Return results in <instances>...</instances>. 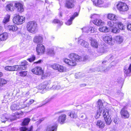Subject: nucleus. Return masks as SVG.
<instances>
[{"label": "nucleus", "mask_w": 131, "mask_h": 131, "mask_svg": "<svg viewBox=\"0 0 131 131\" xmlns=\"http://www.w3.org/2000/svg\"><path fill=\"white\" fill-rule=\"evenodd\" d=\"M51 98L46 99L44 101V102H45V104H46L48 102H49L51 101Z\"/></svg>", "instance_id": "57"}, {"label": "nucleus", "mask_w": 131, "mask_h": 131, "mask_svg": "<svg viewBox=\"0 0 131 131\" xmlns=\"http://www.w3.org/2000/svg\"><path fill=\"white\" fill-rule=\"evenodd\" d=\"M110 68L109 67H107L105 69H104V72H108Z\"/></svg>", "instance_id": "61"}, {"label": "nucleus", "mask_w": 131, "mask_h": 131, "mask_svg": "<svg viewBox=\"0 0 131 131\" xmlns=\"http://www.w3.org/2000/svg\"><path fill=\"white\" fill-rule=\"evenodd\" d=\"M13 23L17 25L22 24L25 21V18L23 16L16 15L13 19Z\"/></svg>", "instance_id": "5"}, {"label": "nucleus", "mask_w": 131, "mask_h": 131, "mask_svg": "<svg viewBox=\"0 0 131 131\" xmlns=\"http://www.w3.org/2000/svg\"><path fill=\"white\" fill-rule=\"evenodd\" d=\"M114 39L116 41L119 43L122 42L123 40L122 37L119 36H116Z\"/></svg>", "instance_id": "28"}, {"label": "nucleus", "mask_w": 131, "mask_h": 131, "mask_svg": "<svg viewBox=\"0 0 131 131\" xmlns=\"http://www.w3.org/2000/svg\"><path fill=\"white\" fill-rule=\"evenodd\" d=\"M67 119V115L64 114L60 115L59 117L58 121L61 124H63L65 123Z\"/></svg>", "instance_id": "16"}, {"label": "nucleus", "mask_w": 131, "mask_h": 131, "mask_svg": "<svg viewBox=\"0 0 131 131\" xmlns=\"http://www.w3.org/2000/svg\"><path fill=\"white\" fill-rule=\"evenodd\" d=\"M120 31L119 29H118L116 27H114L112 28V32L114 33H119Z\"/></svg>", "instance_id": "40"}, {"label": "nucleus", "mask_w": 131, "mask_h": 131, "mask_svg": "<svg viewBox=\"0 0 131 131\" xmlns=\"http://www.w3.org/2000/svg\"><path fill=\"white\" fill-rule=\"evenodd\" d=\"M107 18L110 20H117V17L113 14H109L107 16Z\"/></svg>", "instance_id": "23"}, {"label": "nucleus", "mask_w": 131, "mask_h": 131, "mask_svg": "<svg viewBox=\"0 0 131 131\" xmlns=\"http://www.w3.org/2000/svg\"><path fill=\"white\" fill-rule=\"evenodd\" d=\"M53 22V23L55 24H58L60 25H61L62 24V22L61 21H60L58 19H54Z\"/></svg>", "instance_id": "46"}, {"label": "nucleus", "mask_w": 131, "mask_h": 131, "mask_svg": "<svg viewBox=\"0 0 131 131\" xmlns=\"http://www.w3.org/2000/svg\"><path fill=\"white\" fill-rule=\"evenodd\" d=\"M103 39L106 43L109 45H112L114 43V40L113 39L111 36L106 35L103 37Z\"/></svg>", "instance_id": "9"}, {"label": "nucleus", "mask_w": 131, "mask_h": 131, "mask_svg": "<svg viewBox=\"0 0 131 131\" xmlns=\"http://www.w3.org/2000/svg\"><path fill=\"white\" fill-rule=\"evenodd\" d=\"M47 52L48 54L51 56H53L54 54V50L52 49H48Z\"/></svg>", "instance_id": "37"}, {"label": "nucleus", "mask_w": 131, "mask_h": 131, "mask_svg": "<svg viewBox=\"0 0 131 131\" xmlns=\"http://www.w3.org/2000/svg\"><path fill=\"white\" fill-rule=\"evenodd\" d=\"M69 116L71 117L76 118L77 117V114L75 113V111H72L70 113Z\"/></svg>", "instance_id": "39"}, {"label": "nucleus", "mask_w": 131, "mask_h": 131, "mask_svg": "<svg viewBox=\"0 0 131 131\" xmlns=\"http://www.w3.org/2000/svg\"><path fill=\"white\" fill-rule=\"evenodd\" d=\"M57 126L50 125L48 126L47 128V131H56Z\"/></svg>", "instance_id": "20"}, {"label": "nucleus", "mask_w": 131, "mask_h": 131, "mask_svg": "<svg viewBox=\"0 0 131 131\" xmlns=\"http://www.w3.org/2000/svg\"><path fill=\"white\" fill-rule=\"evenodd\" d=\"M61 88V86L59 85H58L56 86L53 85L52 86V88L54 89L58 90Z\"/></svg>", "instance_id": "52"}, {"label": "nucleus", "mask_w": 131, "mask_h": 131, "mask_svg": "<svg viewBox=\"0 0 131 131\" xmlns=\"http://www.w3.org/2000/svg\"><path fill=\"white\" fill-rule=\"evenodd\" d=\"M99 45L98 43L96 40L95 39L91 40V45L94 48H97Z\"/></svg>", "instance_id": "24"}, {"label": "nucleus", "mask_w": 131, "mask_h": 131, "mask_svg": "<svg viewBox=\"0 0 131 131\" xmlns=\"http://www.w3.org/2000/svg\"><path fill=\"white\" fill-rule=\"evenodd\" d=\"M74 19V17H70V19L69 20L66 22V24L68 25H71L72 23V21Z\"/></svg>", "instance_id": "44"}, {"label": "nucleus", "mask_w": 131, "mask_h": 131, "mask_svg": "<svg viewBox=\"0 0 131 131\" xmlns=\"http://www.w3.org/2000/svg\"><path fill=\"white\" fill-rule=\"evenodd\" d=\"M33 127L32 126H31L29 129H28L26 127L23 126L20 127V130L21 131H25L27 130V131H32Z\"/></svg>", "instance_id": "32"}, {"label": "nucleus", "mask_w": 131, "mask_h": 131, "mask_svg": "<svg viewBox=\"0 0 131 131\" xmlns=\"http://www.w3.org/2000/svg\"><path fill=\"white\" fill-rule=\"evenodd\" d=\"M126 108V107L124 106V107L122 109L121 111V114L122 117L124 118H128L129 117V113L127 111L125 110Z\"/></svg>", "instance_id": "13"}, {"label": "nucleus", "mask_w": 131, "mask_h": 131, "mask_svg": "<svg viewBox=\"0 0 131 131\" xmlns=\"http://www.w3.org/2000/svg\"><path fill=\"white\" fill-rule=\"evenodd\" d=\"M34 42L37 43H41L43 41V37L41 35L35 36L33 40Z\"/></svg>", "instance_id": "12"}, {"label": "nucleus", "mask_w": 131, "mask_h": 131, "mask_svg": "<svg viewBox=\"0 0 131 131\" xmlns=\"http://www.w3.org/2000/svg\"><path fill=\"white\" fill-rule=\"evenodd\" d=\"M93 3L94 5L96 6L101 7L103 4V2L102 0H94Z\"/></svg>", "instance_id": "22"}, {"label": "nucleus", "mask_w": 131, "mask_h": 131, "mask_svg": "<svg viewBox=\"0 0 131 131\" xmlns=\"http://www.w3.org/2000/svg\"><path fill=\"white\" fill-rule=\"evenodd\" d=\"M69 57L71 60L64 58L63 59V61L66 64L71 66H75L76 65L77 62L85 61L87 59L86 56L82 57L77 54L73 53L70 54Z\"/></svg>", "instance_id": "2"}, {"label": "nucleus", "mask_w": 131, "mask_h": 131, "mask_svg": "<svg viewBox=\"0 0 131 131\" xmlns=\"http://www.w3.org/2000/svg\"><path fill=\"white\" fill-rule=\"evenodd\" d=\"M96 69L95 70V69H91L90 70L91 72H94L95 70H96L98 72H99V71H103L104 72V69H103V66H101L100 67L99 69Z\"/></svg>", "instance_id": "36"}, {"label": "nucleus", "mask_w": 131, "mask_h": 131, "mask_svg": "<svg viewBox=\"0 0 131 131\" xmlns=\"http://www.w3.org/2000/svg\"><path fill=\"white\" fill-rule=\"evenodd\" d=\"M78 14L77 13L75 12L74 13L73 15L71 17H74V19L75 17L78 16Z\"/></svg>", "instance_id": "60"}, {"label": "nucleus", "mask_w": 131, "mask_h": 131, "mask_svg": "<svg viewBox=\"0 0 131 131\" xmlns=\"http://www.w3.org/2000/svg\"><path fill=\"white\" fill-rule=\"evenodd\" d=\"M13 71H16L18 70H22V69H24V68H22V66H20L18 65H16L12 66Z\"/></svg>", "instance_id": "30"}, {"label": "nucleus", "mask_w": 131, "mask_h": 131, "mask_svg": "<svg viewBox=\"0 0 131 131\" xmlns=\"http://www.w3.org/2000/svg\"><path fill=\"white\" fill-rule=\"evenodd\" d=\"M127 29L130 31H131V24H129L127 26Z\"/></svg>", "instance_id": "59"}, {"label": "nucleus", "mask_w": 131, "mask_h": 131, "mask_svg": "<svg viewBox=\"0 0 131 131\" xmlns=\"http://www.w3.org/2000/svg\"><path fill=\"white\" fill-rule=\"evenodd\" d=\"M106 47L104 45H100L97 49L98 52L101 53H104L106 52Z\"/></svg>", "instance_id": "17"}, {"label": "nucleus", "mask_w": 131, "mask_h": 131, "mask_svg": "<svg viewBox=\"0 0 131 131\" xmlns=\"http://www.w3.org/2000/svg\"><path fill=\"white\" fill-rule=\"evenodd\" d=\"M82 29L83 32L88 33L90 31V28L89 27H83Z\"/></svg>", "instance_id": "41"}, {"label": "nucleus", "mask_w": 131, "mask_h": 131, "mask_svg": "<svg viewBox=\"0 0 131 131\" xmlns=\"http://www.w3.org/2000/svg\"><path fill=\"white\" fill-rule=\"evenodd\" d=\"M93 23L98 26L102 25L104 24V23L101 20H96L93 21Z\"/></svg>", "instance_id": "26"}, {"label": "nucleus", "mask_w": 131, "mask_h": 131, "mask_svg": "<svg viewBox=\"0 0 131 131\" xmlns=\"http://www.w3.org/2000/svg\"><path fill=\"white\" fill-rule=\"evenodd\" d=\"M36 50L38 54L40 55L44 53L45 51V48L42 44H38L36 47Z\"/></svg>", "instance_id": "8"}, {"label": "nucleus", "mask_w": 131, "mask_h": 131, "mask_svg": "<svg viewBox=\"0 0 131 131\" xmlns=\"http://www.w3.org/2000/svg\"><path fill=\"white\" fill-rule=\"evenodd\" d=\"M23 113V112H21V113H16V115L17 114V115H22Z\"/></svg>", "instance_id": "63"}, {"label": "nucleus", "mask_w": 131, "mask_h": 131, "mask_svg": "<svg viewBox=\"0 0 131 131\" xmlns=\"http://www.w3.org/2000/svg\"><path fill=\"white\" fill-rule=\"evenodd\" d=\"M60 67V65L58 64H54L52 66V68L55 70H58L59 67Z\"/></svg>", "instance_id": "47"}, {"label": "nucleus", "mask_w": 131, "mask_h": 131, "mask_svg": "<svg viewBox=\"0 0 131 131\" xmlns=\"http://www.w3.org/2000/svg\"><path fill=\"white\" fill-rule=\"evenodd\" d=\"M107 25L110 27H112L114 26V23L113 21H108L107 22Z\"/></svg>", "instance_id": "48"}, {"label": "nucleus", "mask_w": 131, "mask_h": 131, "mask_svg": "<svg viewBox=\"0 0 131 131\" xmlns=\"http://www.w3.org/2000/svg\"><path fill=\"white\" fill-rule=\"evenodd\" d=\"M99 30L100 31L106 32L108 31V28L106 26L101 27L99 28Z\"/></svg>", "instance_id": "35"}, {"label": "nucleus", "mask_w": 131, "mask_h": 131, "mask_svg": "<svg viewBox=\"0 0 131 131\" xmlns=\"http://www.w3.org/2000/svg\"><path fill=\"white\" fill-rule=\"evenodd\" d=\"M124 72L127 76H129V74L131 72V64L129 67L127 66H125L124 69Z\"/></svg>", "instance_id": "19"}, {"label": "nucleus", "mask_w": 131, "mask_h": 131, "mask_svg": "<svg viewBox=\"0 0 131 131\" xmlns=\"http://www.w3.org/2000/svg\"><path fill=\"white\" fill-rule=\"evenodd\" d=\"M8 37V34L6 32H4L0 35V40L4 41L7 39Z\"/></svg>", "instance_id": "21"}, {"label": "nucleus", "mask_w": 131, "mask_h": 131, "mask_svg": "<svg viewBox=\"0 0 131 131\" xmlns=\"http://www.w3.org/2000/svg\"><path fill=\"white\" fill-rule=\"evenodd\" d=\"M5 69L7 71H13L12 66H7L5 67Z\"/></svg>", "instance_id": "50"}, {"label": "nucleus", "mask_w": 131, "mask_h": 131, "mask_svg": "<svg viewBox=\"0 0 131 131\" xmlns=\"http://www.w3.org/2000/svg\"><path fill=\"white\" fill-rule=\"evenodd\" d=\"M14 9V7L12 4H9L7 6L6 10H7L13 11Z\"/></svg>", "instance_id": "31"}, {"label": "nucleus", "mask_w": 131, "mask_h": 131, "mask_svg": "<svg viewBox=\"0 0 131 131\" xmlns=\"http://www.w3.org/2000/svg\"><path fill=\"white\" fill-rule=\"evenodd\" d=\"M123 79L122 78L119 77L118 78L117 80V81L119 83H122L123 82Z\"/></svg>", "instance_id": "55"}, {"label": "nucleus", "mask_w": 131, "mask_h": 131, "mask_svg": "<svg viewBox=\"0 0 131 131\" xmlns=\"http://www.w3.org/2000/svg\"><path fill=\"white\" fill-rule=\"evenodd\" d=\"M27 30L30 32L35 34L37 31V26L34 21H30L27 23L26 25Z\"/></svg>", "instance_id": "3"}, {"label": "nucleus", "mask_w": 131, "mask_h": 131, "mask_svg": "<svg viewBox=\"0 0 131 131\" xmlns=\"http://www.w3.org/2000/svg\"><path fill=\"white\" fill-rule=\"evenodd\" d=\"M30 121V119L28 118H25L22 123L23 125H26L28 124Z\"/></svg>", "instance_id": "33"}, {"label": "nucleus", "mask_w": 131, "mask_h": 131, "mask_svg": "<svg viewBox=\"0 0 131 131\" xmlns=\"http://www.w3.org/2000/svg\"><path fill=\"white\" fill-rule=\"evenodd\" d=\"M34 101V100L32 99L30 100L27 103V105H25V107L28 106L30 105L33 103Z\"/></svg>", "instance_id": "53"}, {"label": "nucleus", "mask_w": 131, "mask_h": 131, "mask_svg": "<svg viewBox=\"0 0 131 131\" xmlns=\"http://www.w3.org/2000/svg\"><path fill=\"white\" fill-rule=\"evenodd\" d=\"M78 41L79 43L81 46L86 48H89V44L87 42L82 39H81L80 38H78Z\"/></svg>", "instance_id": "14"}, {"label": "nucleus", "mask_w": 131, "mask_h": 131, "mask_svg": "<svg viewBox=\"0 0 131 131\" xmlns=\"http://www.w3.org/2000/svg\"><path fill=\"white\" fill-rule=\"evenodd\" d=\"M96 125L101 128H103L105 126L104 123L101 120L98 121L97 122Z\"/></svg>", "instance_id": "25"}, {"label": "nucleus", "mask_w": 131, "mask_h": 131, "mask_svg": "<svg viewBox=\"0 0 131 131\" xmlns=\"http://www.w3.org/2000/svg\"><path fill=\"white\" fill-rule=\"evenodd\" d=\"M58 70L60 72H63L66 71V68L60 65V67H59Z\"/></svg>", "instance_id": "43"}, {"label": "nucleus", "mask_w": 131, "mask_h": 131, "mask_svg": "<svg viewBox=\"0 0 131 131\" xmlns=\"http://www.w3.org/2000/svg\"><path fill=\"white\" fill-rule=\"evenodd\" d=\"M32 72L34 74L36 75H42L43 74V71L41 68L38 66L34 68L32 70Z\"/></svg>", "instance_id": "10"}, {"label": "nucleus", "mask_w": 131, "mask_h": 131, "mask_svg": "<svg viewBox=\"0 0 131 131\" xmlns=\"http://www.w3.org/2000/svg\"><path fill=\"white\" fill-rule=\"evenodd\" d=\"M81 87H84L86 86V84H82L80 85Z\"/></svg>", "instance_id": "64"}, {"label": "nucleus", "mask_w": 131, "mask_h": 131, "mask_svg": "<svg viewBox=\"0 0 131 131\" xmlns=\"http://www.w3.org/2000/svg\"><path fill=\"white\" fill-rule=\"evenodd\" d=\"M29 94V92H24L22 93L21 95L22 96L21 97V99H23V98L25 97V98H27V97L28 95Z\"/></svg>", "instance_id": "42"}, {"label": "nucleus", "mask_w": 131, "mask_h": 131, "mask_svg": "<svg viewBox=\"0 0 131 131\" xmlns=\"http://www.w3.org/2000/svg\"><path fill=\"white\" fill-rule=\"evenodd\" d=\"M36 59V57L34 55H32L30 58L27 59V60L31 62L34 61Z\"/></svg>", "instance_id": "45"}, {"label": "nucleus", "mask_w": 131, "mask_h": 131, "mask_svg": "<svg viewBox=\"0 0 131 131\" xmlns=\"http://www.w3.org/2000/svg\"><path fill=\"white\" fill-rule=\"evenodd\" d=\"M24 107H25L24 104H20L19 103L15 104V103L12 104L10 107V109L13 111L19 110Z\"/></svg>", "instance_id": "7"}, {"label": "nucleus", "mask_w": 131, "mask_h": 131, "mask_svg": "<svg viewBox=\"0 0 131 131\" xmlns=\"http://www.w3.org/2000/svg\"><path fill=\"white\" fill-rule=\"evenodd\" d=\"M27 62L26 60L24 61L21 62V65L20 66H22L21 67L24 68L23 69H22V70H25L27 68Z\"/></svg>", "instance_id": "34"}, {"label": "nucleus", "mask_w": 131, "mask_h": 131, "mask_svg": "<svg viewBox=\"0 0 131 131\" xmlns=\"http://www.w3.org/2000/svg\"><path fill=\"white\" fill-rule=\"evenodd\" d=\"M118 118H115L113 120V122L116 124H117L118 123Z\"/></svg>", "instance_id": "56"}, {"label": "nucleus", "mask_w": 131, "mask_h": 131, "mask_svg": "<svg viewBox=\"0 0 131 131\" xmlns=\"http://www.w3.org/2000/svg\"><path fill=\"white\" fill-rule=\"evenodd\" d=\"M5 28L8 30L15 31L17 29V27L15 25H9L5 27Z\"/></svg>", "instance_id": "18"}, {"label": "nucleus", "mask_w": 131, "mask_h": 131, "mask_svg": "<svg viewBox=\"0 0 131 131\" xmlns=\"http://www.w3.org/2000/svg\"><path fill=\"white\" fill-rule=\"evenodd\" d=\"M97 107L99 108L97 112V115L99 116L101 115V112L103 111V114L105 118V121L107 124L109 125L112 121L111 118L110 117L112 113L110 110H107L104 107L102 100L99 99L97 102Z\"/></svg>", "instance_id": "1"}, {"label": "nucleus", "mask_w": 131, "mask_h": 131, "mask_svg": "<svg viewBox=\"0 0 131 131\" xmlns=\"http://www.w3.org/2000/svg\"><path fill=\"white\" fill-rule=\"evenodd\" d=\"M75 2L74 0H66L65 6L68 8H73L74 6Z\"/></svg>", "instance_id": "11"}, {"label": "nucleus", "mask_w": 131, "mask_h": 131, "mask_svg": "<svg viewBox=\"0 0 131 131\" xmlns=\"http://www.w3.org/2000/svg\"><path fill=\"white\" fill-rule=\"evenodd\" d=\"M90 29L91 28V29H90V31L91 32L93 33L95 32L96 30V29L94 27H91L90 28Z\"/></svg>", "instance_id": "54"}, {"label": "nucleus", "mask_w": 131, "mask_h": 131, "mask_svg": "<svg viewBox=\"0 0 131 131\" xmlns=\"http://www.w3.org/2000/svg\"><path fill=\"white\" fill-rule=\"evenodd\" d=\"M16 118L15 115H9L7 114L0 115L1 120L2 122L5 123L6 121H12L15 120Z\"/></svg>", "instance_id": "4"}, {"label": "nucleus", "mask_w": 131, "mask_h": 131, "mask_svg": "<svg viewBox=\"0 0 131 131\" xmlns=\"http://www.w3.org/2000/svg\"><path fill=\"white\" fill-rule=\"evenodd\" d=\"M114 57L112 55H111L108 58H109V60H111L114 58Z\"/></svg>", "instance_id": "58"}, {"label": "nucleus", "mask_w": 131, "mask_h": 131, "mask_svg": "<svg viewBox=\"0 0 131 131\" xmlns=\"http://www.w3.org/2000/svg\"><path fill=\"white\" fill-rule=\"evenodd\" d=\"M41 61H42V60H39V61H38L35 62L34 63H40L41 62Z\"/></svg>", "instance_id": "62"}, {"label": "nucleus", "mask_w": 131, "mask_h": 131, "mask_svg": "<svg viewBox=\"0 0 131 131\" xmlns=\"http://www.w3.org/2000/svg\"><path fill=\"white\" fill-rule=\"evenodd\" d=\"M118 27L119 28V29L123 30L124 29V26L122 24L121 22L118 23Z\"/></svg>", "instance_id": "49"}, {"label": "nucleus", "mask_w": 131, "mask_h": 131, "mask_svg": "<svg viewBox=\"0 0 131 131\" xmlns=\"http://www.w3.org/2000/svg\"><path fill=\"white\" fill-rule=\"evenodd\" d=\"M47 85V83L45 82L44 83L38 85L37 86L38 89L40 90L44 89L46 88Z\"/></svg>", "instance_id": "29"}, {"label": "nucleus", "mask_w": 131, "mask_h": 131, "mask_svg": "<svg viewBox=\"0 0 131 131\" xmlns=\"http://www.w3.org/2000/svg\"><path fill=\"white\" fill-rule=\"evenodd\" d=\"M20 75L21 76H25L27 74L26 72L23 71L19 73Z\"/></svg>", "instance_id": "51"}, {"label": "nucleus", "mask_w": 131, "mask_h": 131, "mask_svg": "<svg viewBox=\"0 0 131 131\" xmlns=\"http://www.w3.org/2000/svg\"><path fill=\"white\" fill-rule=\"evenodd\" d=\"M7 83V81L4 79H1L0 80V86H3Z\"/></svg>", "instance_id": "38"}, {"label": "nucleus", "mask_w": 131, "mask_h": 131, "mask_svg": "<svg viewBox=\"0 0 131 131\" xmlns=\"http://www.w3.org/2000/svg\"><path fill=\"white\" fill-rule=\"evenodd\" d=\"M117 6L118 9L121 11H127L128 9V7L127 4L121 2H119Z\"/></svg>", "instance_id": "6"}, {"label": "nucleus", "mask_w": 131, "mask_h": 131, "mask_svg": "<svg viewBox=\"0 0 131 131\" xmlns=\"http://www.w3.org/2000/svg\"><path fill=\"white\" fill-rule=\"evenodd\" d=\"M14 6L17 8V11L20 13H21L24 11L23 5L20 3H15Z\"/></svg>", "instance_id": "15"}, {"label": "nucleus", "mask_w": 131, "mask_h": 131, "mask_svg": "<svg viewBox=\"0 0 131 131\" xmlns=\"http://www.w3.org/2000/svg\"><path fill=\"white\" fill-rule=\"evenodd\" d=\"M10 16L8 15H6L3 19L2 23L4 24H6L9 21Z\"/></svg>", "instance_id": "27"}]
</instances>
